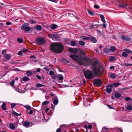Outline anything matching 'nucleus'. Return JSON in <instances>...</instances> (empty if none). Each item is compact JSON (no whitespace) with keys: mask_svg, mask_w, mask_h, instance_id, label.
Instances as JSON below:
<instances>
[{"mask_svg":"<svg viewBox=\"0 0 132 132\" xmlns=\"http://www.w3.org/2000/svg\"><path fill=\"white\" fill-rule=\"evenodd\" d=\"M81 62L82 64L80 65H83L85 66H88L91 64L92 67V70L95 74H102L104 69L103 66L96 60H92L91 61L90 59L86 56L82 57Z\"/></svg>","mask_w":132,"mask_h":132,"instance_id":"obj_1","label":"nucleus"},{"mask_svg":"<svg viewBox=\"0 0 132 132\" xmlns=\"http://www.w3.org/2000/svg\"><path fill=\"white\" fill-rule=\"evenodd\" d=\"M50 49L53 52L60 53L63 50V46L60 43H54L52 44L50 46Z\"/></svg>","mask_w":132,"mask_h":132,"instance_id":"obj_2","label":"nucleus"},{"mask_svg":"<svg viewBox=\"0 0 132 132\" xmlns=\"http://www.w3.org/2000/svg\"><path fill=\"white\" fill-rule=\"evenodd\" d=\"M83 72L85 78L88 79H92L94 77L93 73L90 70H86L83 69Z\"/></svg>","mask_w":132,"mask_h":132,"instance_id":"obj_3","label":"nucleus"},{"mask_svg":"<svg viewBox=\"0 0 132 132\" xmlns=\"http://www.w3.org/2000/svg\"><path fill=\"white\" fill-rule=\"evenodd\" d=\"M73 60L77 61L79 64H82V62H81L82 57H79V56L76 55H72L69 56Z\"/></svg>","mask_w":132,"mask_h":132,"instance_id":"obj_4","label":"nucleus"},{"mask_svg":"<svg viewBox=\"0 0 132 132\" xmlns=\"http://www.w3.org/2000/svg\"><path fill=\"white\" fill-rule=\"evenodd\" d=\"M21 29L22 30H24L26 31H29L30 30V27L29 26V24L27 23H25L22 24Z\"/></svg>","mask_w":132,"mask_h":132,"instance_id":"obj_5","label":"nucleus"},{"mask_svg":"<svg viewBox=\"0 0 132 132\" xmlns=\"http://www.w3.org/2000/svg\"><path fill=\"white\" fill-rule=\"evenodd\" d=\"M93 84L94 85L97 87H100L102 85L101 81L99 79H96L93 81Z\"/></svg>","mask_w":132,"mask_h":132,"instance_id":"obj_6","label":"nucleus"},{"mask_svg":"<svg viewBox=\"0 0 132 132\" xmlns=\"http://www.w3.org/2000/svg\"><path fill=\"white\" fill-rule=\"evenodd\" d=\"M125 51L123 52L121 54L122 56L124 57H127L128 56V53H132V52L130 50L126 49L124 50Z\"/></svg>","mask_w":132,"mask_h":132,"instance_id":"obj_7","label":"nucleus"},{"mask_svg":"<svg viewBox=\"0 0 132 132\" xmlns=\"http://www.w3.org/2000/svg\"><path fill=\"white\" fill-rule=\"evenodd\" d=\"M48 36L50 38L53 39H57L59 37L57 34H49L48 35Z\"/></svg>","mask_w":132,"mask_h":132,"instance_id":"obj_8","label":"nucleus"},{"mask_svg":"<svg viewBox=\"0 0 132 132\" xmlns=\"http://www.w3.org/2000/svg\"><path fill=\"white\" fill-rule=\"evenodd\" d=\"M44 39L39 37L37 38L36 42L38 45H41L44 44Z\"/></svg>","mask_w":132,"mask_h":132,"instance_id":"obj_9","label":"nucleus"},{"mask_svg":"<svg viewBox=\"0 0 132 132\" xmlns=\"http://www.w3.org/2000/svg\"><path fill=\"white\" fill-rule=\"evenodd\" d=\"M69 51L72 53H75L78 51V50L77 48H70L69 49Z\"/></svg>","mask_w":132,"mask_h":132,"instance_id":"obj_10","label":"nucleus"},{"mask_svg":"<svg viewBox=\"0 0 132 132\" xmlns=\"http://www.w3.org/2000/svg\"><path fill=\"white\" fill-rule=\"evenodd\" d=\"M121 38L122 40H126L127 41H130L131 39V38L128 37H127L123 35H122Z\"/></svg>","mask_w":132,"mask_h":132,"instance_id":"obj_11","label":"nucleus"},{"mask_svg":"<svg viewBox=\"0 0 132 132\" xmlns=\"http://www.w3.org/2000/svg\"><path fill=\"white\" fill-rule=\"evenodd\" d=\"M36 29L38 31H40L42 30V27L40 25H37L35 26Z\"/></svg>","mask_w":132,"mask_h":132,"instance_id":"obj_12","label":"nucleus"},{"mask_svg":"<svg viewBox=\"0 0 132 132\" xmlns=\"http://www.w3.org/2000/svg\"><path fill=\"white\" fill-rule=\"evenodd\" d=\"M58 26L57 25L55 24H52L50 25V28L53 30L57 28Z\"/></svg>","mask_w":132,"mask_h":132,"instance_id":"obj_13","label":"nucleus"},{"mask_svg":"<svg viewBox=\"0 0 132 132\" xmlns=\"http://www.w3.org/2000/svg\"><path fill=\"white\" fill-rule=\"evenodd\" d=\"M127 6V4L124 2L122 3L119 4V7H126Z\"/></svg>","mask_w":132,"mask_h":132,"instance_id":"obj_14","label":"nucleus"},{"mask_svg":"<svg viewBox=\"0 0 132 132\" xmlns=\"http://www.w3.org/2000/svg\"><path fill=\"white\" fill-rule=\"evenodd\" d=\"M90 38V39L91 41L94 43H96L97 42V40L95 38L91 36Z\"/></svg>","mask_w":132,"mask_h":132,"instance_id":"obj_15","label":"nucleus"},{"mask_svg":"<svg viewBox=\"0 0 132 132\" xmlns=\"http://www.w3.org/2000/svg\"><path fill=\"white\" fill-rule=\"evenodd\" d=\"M109 76L113 79H114L116 77V74L113 73H111L109 74Z\"/></svg>","mask_w":132,"mask_h":132,"instance_id":"obj_16","label":"nucleus"},{"mask_svg":"<svg viewBox=\"0 0 132 132\" xmlns=\"http://www.w3.org/2000/svg\"><path fill=\"white\" fill-rule=\"evenodd\" d=\"M100 16L101 18V21L104 23H105V20L104 18V15L102 14L100 15Z\"/></svg>","mask_w":132,"mask_h":132,"instance_id":"obj_17","label":"nucleus"},{"mask_svg":"<svg viewBox=\"0 0 132 132\" xmlns=\"http://www.w3.org/2000/svg\"><path fill=\"white\" fill-rule=\"evenodd\" d=\"M11 57L10 55L8 54H6L4 56L5 58L7 60H9L10 59Z\"/></svg>","mask_w":132,"mask_h":132,"instance_id":"obj_18","label":"nucleus"},{"mask_svg":"<svg viewBox=\"0 0 132 132\" xmlns=\"http://www.w3.org/2000/svg\"><path fill=\"white\" fill-rule=\"evenodd\" d=\"M79 52L80 54L82 55H85L86 54L85 51L82 50H79Z\"/></svg>","mask_w":132,"mask_h":132,"instance_id":"obj_19","label":"nucleus"},{"mask_svg":"<svg viewBox=\"0 0 132 132\" xmlns=\"http://www.w3.org/2000/svg\"><path fill=\"white\" fill-rule=\"evenodd\" d=\"M80 38L84 40H88L90 39V38L86 36H81Z\"/></svg>","mask_w":132,"mask_h":132,"instance_id":"obj_20","label":"nucleus"},{"mask_svg":"<svg viewBox=\"0 0 132 132\" xmlns=\"http://www.w3.org/2000/svg\"><path fill=\"white\" fill-rule=\"evenodd\" d=\"M10 128L12 130L14 129L15 128V126L12 123H10L9 124Z\"/></svg>","mask_w":132,"mask_h":132,"instance_id":"obj_21","label":"nucleus"},{"mask_svg":"<svg viewBox=\"0 0 132 132\" xmlns=\"http://www.w3.org/2000/svg\"><path fill=\"white\" fill-rule=\"evenodd\" d=\"M6 104L5 103H3L1 105L2 109L4 110H6L7 109V108L6 107Z\"/></svg>","mask_w":132,"mask_h":132,"instance_id":"obj_22","label":"nucleus"},{"mask_svg":"<svg viewBox=\"0 0 132 132\" xmlns=\"http://www.w3.org/2000/svg\"><path fill=\"white\" fill-rule=\"evenodd\" d=\"M57 77L60 80H63V77L62 75H58Z\"/></svg>","mask_w":132,"mask_h":132,"instance_id":"obj_23","label":"nucleus"},{"mask_svg":"<svg viewBox=\"0 0 132 132\" xmlns=\"http://www.w3.org/2000/svg\"><path fill=\"white\" fill-rule=\"evenodd\" d=\"M103 51L104 53H107L110 52V49L109 50L107 48H105L103 49Z\"/></svg>","mask_w":132,"mask_h":132,"instance_id":"obj_24","label":"nucleus"},{"mask_svg":"<svg viewBox=\"0 0 132 132\" xmlns=\"http://www.w3.org/2000/svg\"><path fill=\"white\" fill-rule=\"evenodd\" d=\"M105 91L108 93H110L112 91V89L111 88L107 87V88L105 89Z\"/></svg>","mask_w":132,"mask_h":132,"instance_id":"obj_25","label":"nucleus"},{"mask_svg":"<svg viewBox=\"0 0 132 132\" xmlns=\"http://www.w3.org/2000/svg\"><path fill=\"white\" fill-rule=\"evenodd\" d=\"M121 65L122 66L128 67V66H131L132 65V64H129L128 63H122Z\"/></svg>","mask_w":132,"mask_h":132,"instance_id":"obj_26","label":"nucleus"},{"mask_svg":"<svg viewBox=\"0 0 132 132\" xmlns=\"http://www.w3.org/2000/svg\"><path fill=\"white\" fill-rule=\"evenodd\" d=\"M114 96L116 98H119L121 96V94L120 93H116L114 94Z\"/></svg>","mask_w":132,"mask_h":132,"instance_id":"obj_27","label":"nucleus"},{"mask_svg":"<svg viewBox=\"0 0 132 132\" xmlns=\"http://www.w3.org/2000/svg\"><path fill=\"white\" fill-rule=\"evenodd\" d=\"M26 74L28 76H29L32 75L33 73L31 71L28 70Z\"/></svg>","mask_w":132,"mask_h":132,"instance_id":"obj_28","label":"nucleus"},{"mask_svg":"<svg viewBox=\"0 0 132 132\" xmlns=\"http://www.w3.org/2000/svg\"><path fill=\"white\" fill-rule=\"evenodd\" d=\"M71 45L72 46H75L76 44V43L75 41H72L70 43Z\"/></svg>","mask_w":132,"mask_h":132,"instance_id":"obj_29","label":"nucleus"},{"mask_svg":"<svg viewBox=\"0 0 132 132\" xmlns=\"http://www.w3.org/2000/svg\"><path fill=\"white\" fill-rule=\"evenodd\" d=\"M116 50V48L115 47L112 46L110 48V51L113 52L114 51Z\"/></svg>","mask_w":132,"mask_h":132,"instance_id":"obj_30","label":"nucleus"},{"mask_svg":"<svg viewBox=\"0 0 132 132\" xmlns=\"http://www.w3.org/2000/svg\"><path fill=\"white\" fill-rule=\"evenodd\" d=\"M29 78L25 77H23L22 78L23 80L24 81H27L29 80Z\"/></svg>","mask_w":132,"mask_h":132,"instance_id":"obj_31","label":"nucleus"},{"mask_svg":"<svg viewBox=\"0 0 132 132\" xmlns=\"http://www.w3.org/2000/svg\"><path fill=\"white\" fill-rule=\"evenodd\" d=\"M79 44L81 46H84L85 45V43L81 40L79 41Z\"/></svg>","mask_w":132,"mask_h":132,"instance_id":"obj_32","label":"nucleus"},{"mask_svg":"<svg viewBox=\"0 0 132 132\" xmlns=\"http://www.w3.org/2000/svg\"><path fill=\"white\" fill-rule=\"evenodd\" d=\"M58 102V100L56 98L53 101V103L54 104H55V105H57Z\"/></svg>","mask_w":132,"mask_h":132,"instance_id":"obj_33","label":"nucleus"},{"mask_svg":"<svg viewBox=\"0 0 132 132\" xmlns=\"http://www.w3.org/2000/svg\"><path fill=\"white\" fill-rule=\"evenodd\" d=\"M24 125L25 127H28L30 125V123L28 121H26L24 122Z\"/></svg>","mask_w":132,"mask_h":132,"instance_id":"obj_34","label":"nucleus"},{"mask_svg":"<svg viewBox=\"0 0 132 132\" xmlns=\"http://www.w3.org/2000/svg\"><path fill=\"white\" fill-rule=\"evenodd\" d=\"M44 85L40 84L37 83L36 85V86L38 87H40L44 86Z\"/></svg>","mask_w":132,"mask_h":132,"instance_id":"obj_35","label":"nucleus"},{"mask_svg":"<svg viewBox=\"0 0 132 132\" xmlns=\"http://www.w3.org/2000/svg\"><path fill=\"white\" fill-rule=\"evenodd\" d=\"M126 108L128 110H132V106L130 105L127 106Z\"/></svg>","mask_w":132,"mask_h":132,"instance_id":"obj_36","label":"nucleus"},{"mask_svg":"<svg viewBox=\"0 0 132 132\" xmlns=\"http://www.w3.org/2000/svg\"><path fill=\"white\" fill-rule=\"evenodd\" d=\"M15 81L14 79L12 80L10 82V85L12 86H14V83Z\"/></svg>","mask_w":132,"mask_h":132,"instance_id":"obj_37","label":"nucleus"},{"mask_svg":"<svg viewBox=\"0 0 132 132\" xmlns=\"http://www.w3.org/2000/svg\"><path fill=\"white\" fill-rule=\"evenodd\" d=\"M89 14L90 15H94V13L92 12L91 11L89 10L88 9L87 10Z\"/></svg>","mask_w":132,"mask_h":132,"instance_id":"obj_38","label":"nucleus"},{"mask_svg":"<svg viewBox=\"0 0 132 132\" xmlns=\"http://www.w3.org/2000/svg\"><path fill=\"white\" fill-rule=\"evenodd\" d=\"M29 22L31 24H35L36 23V22L35 21L32 19L30 20Z\"/></svg>","mask_w":132,"mask_h":132,"instance_id":"obj_39","label":"nucleus"},{"mask_svg":"<svg viewBox=\"0 0 132 132\" xmlns=\"http://www.w3.org/2000/svg\"><path fill=\"white\" fill-rule=\"evenodd\" d=\"M49 103V102L48 101H45L42 103L43 105H45L48 104Z\"/></svg>","mask_w":132,"mask_h":132,"instance_id":"obj_40","label":"nucleus"},{"mask_svg":"<svg viewBox=\"0 0 132 132\" xmlns=\"http://www.w3.org/2000/svg\"><path fill=\"white\" fill-rule=\"evenodd\" d=\"M120 84H121L120 83L118 82L114 83L113 84V86L115 87H117Z\"/></svg>","mask_w":132,"mask_h":132,"instance_id":"obj_41","label":"nucleus"},{"mask_svg":"<svg viewBox=\"0 0 132 132\" xmlns=\"http://www.w3.org/2000/svg\"><path fill=\"white\" fill-rule=\"evenodd\" d=\"M17 41L20 43H21L22 42L23 39L22 38H19L17 39Z\"/></svg>","mask_w":132,"mask_h":132,"instance_id":"obj_42","label":"nucleus"},{"mask_svg":"<svg viewBox=\"0 0 132 132\" xmlns=\"http://www.w3.org/2000/svg\"><path fill=\"white\" fill-rule=\"evenodd\" d=\"M12 113L14 115L17 116H21V115L19 114L18 113H17L16 112L14 111H13V112H12Z\"/></svg>","mask_w":132,"mask_h":132,"instance_id":"obj_43","label":"nucleus"},{"mask_svg":"<svg viewBox=\"0 0 132 132\" xmlns=\"http://www.w3.org/2000/svg\"><path fill=\"white\" fill-rule=\"evenodd\" d=\"M109 60L111 61H114L115 60V58L113 56H111L110 57Z\"/></svg>","mask_w":132,"mask_h":132,"instance_id":"obj_44","label":"nucleus"},{"mask_svg":"<svg viewBox=\"0 0 132 132\" xmlns=\"http://www.w3.org/2000/svg\"><path fill=\"white\" fill-rule=\"evenodd\" d=\"M100 26L98 25H92L91 26H90L89 27V28L90 29H93V28L94 27V26ZM98 27V26H97V27H96V28H97Z\"/></svg>","mask_w":132,"mask_h":132,"instance_id":"obj_45","label":"nucleus"},{"mask_svg":"<svg viewBox=\"0 0 132 132\" xmlns=\"http://www.w3.org/2000/svg\"><path fill=\"white\" fill-rule=\"evenodd\" d=\"M24 107L28 110H30L31 109V107L28 105L25 106H24Z\"/></svg>","mask_w":132,"mask_h":132,"instance_id":"obj_46","label":"nucleus"},{"mask_svg":"<svg viewBox=\"0 0 132 132\" xmlns=\"http://www.w3.org/2000/svg\"><path fill=\"white\" fill-rule=\"evenodd\" d=\"M6 50H3L2 51V53L3 55H6Z\"/></svg>","mask_w":132,"mask_h":132,"instance_id":"obj_47","label":"nucleus"},{"mask_svg":"<svg viewBox=\"0 0 132 132\" xmlns=\"http://www.w3.org/2000/svg\"><path fill=\"white\" fill-rule=\"evenodd\" d=\"M16 105V104L14 103H12L11 104V105L12 108H13Z\"/></svg>","mask_w":132,"mask_h":132,"instance_id":"obj_48","label":"nucleus"},{"mask_svg":"<svg viewBox=\"0 0 132 132\" xmlns=\"http://www.w3.org/2000/svg\"><path fill=\"white\" fill-rule=\"evenodd\" d=\"M19 63L20 64H23L24 65H25L28 63V62H19Z\"/></svg>","mask_w":132,"mask_h":132,"instance_id":"obj_49","label":"nucleus"},{"mask_svg":"<svg viewBox=\"0 0 132 132\" xmlns=\"http://www.w3.org/2000/svg\"><path fill=\"white\" fill-rule=\"evenodd\" d=\"M23 52L21 51H19L18 52V54L19 55H22Z\"/></svg>","mask_w":132,"mask_h":132,"instance_id":"obj_50","label":"nucleus"},{"mask_svg":"<svg viewBox=\"0 0 132 132\" xmlns=\"http://www.w3.org/2000/svg\"><path fill=\"white\" fill-rule=\"evenodd\" d=\"M5 7V5L3 3H0V7L4 8Z\"/></svg>","mask_w":132,"mask_h":132,"instance_id":"obj_51","label":"nucleus"},{"mask_svg":"<svg viewBox=\"0 0 132 132\" xmlns=\"http://www.w3.org/2000/svg\"><path fill=\"white\" fill-rule=\"evenodd\" d=\"M113 86V85L112 84H110L109 85H107L106 87L108 88L111 87V88H112Z\"/></svg>","mask_w":132,"mask_h":132,"instance_id":"obj_52","label":"nucleus"},{"mask_svg":"<svg viewBox=\"0 0 132 132\" xmlns=\"http://www.w3.org/2000/svg\"><path fill=\"white\" fill-rule=\"evenodd\" d=\"M28 50L25 48H24L21 50V51H22L23 53L25 52Z\"/></svg>","mask_w":132,"mask_h":132,"instance_id":"obj_53","label":"nucleus"},{"mask_svg":"<svg viewBox=\"0 0 132 132\" xmlns=\"http://www.w3.org/2000/svg\"><path fill=\"white\" fill-rule=\"evenodd\" d=\"M54 73V72L52 71H50L49 72L50 75H53Z\"/></svg>","mask_w":132,"mask_h":132,"instance_id":"obj_54","label":"nucleus"},{"mask_svg":"<svg viewBox=\"0 0 132 132\" xmlns=\"http://www.w3.org/2000/svg\"><path fill=\"white\" fill-rule=\"evenodd\" d=\"M94 7L95 8H99L100 7L99 6L95 4L94 5Z\"/></svg>","mask_w":132,"mask_h":132,"instance_id":"obj_55","label":"nucleus"},{"mask_svg":"<svg viewBox=\"0 0 132 132\" xmlns=\"http://www.w3.org/2000/svg\"><path fill=\"white\" fill-rule=\"evenodd\" d=\"M116 132H123V131L122 129L119 128L117 130Z\"/></svg>","mask_w":132,"mask_h":132,"instance_id":"obj_56","label":"nucleus"},{"mask_svg":"<svg viewBox=\"0 0 132 132\" xmlns=\"http://www.w3.org/2000/svg\"><path fill=\"white\" fill-rule=\"evenodd\" d=\"M130 99L131 98L130 97H127L125 98V100L126 101H127L130 100Z\"/></svg>","mask_w":132,"mask_h":132,"instance_id":"obj_57","label":"nucleus"},{"mask_svg":"<svg viewBox=\"0 0 132 132\" xmlns=\"http://www.w3.org/2000/svg\"><path fill=\"white\" fill-rule=\"evenodd\" d=\"M36 77L39 79L40 80L42 78L39 75H36Z\"/></svg>","mask_w":132,"mask_h":132,"instance_id":"obj_58","label":"nucleus"},{"mask_svg":"<svg viewBox=\"0 0 132 132\" xmlns=\"http://www.w3.org/2000/svg\"><path fill=\"white\" fill-rule=\"evenodd\" d=\"M33 113V111L32 110H30L29 112L28 113L29 114L31 115V114H32Z\"/></svg>","mask_w":132,"mask_h":132,"instance_id":"obj_59","label":"nucleus"},{"mask_svg":"<svg viewBox=\"0 0 132 132\" xmlns=\"http://www.w3.org/2000/svg\"><path fill=\"white\" fill-rule=\"evenodd\" d=\"M44 69L47 71H48L49 70V69L47 67H45L44 68Z\"/></svg>","mask_w":132,"mask_h":132,"instance_id":"obj_60","label":"nucleus"},{"mask_svg":"<svg viewBox=\"0 0 132 132\" xmlns=\"http://www.w3.org/2000/svg\"><path fill=\"white\" fill-rule=\"evenodd\" d=\"M11 24V23L10 22H7L6 23V24L7 25H10Z\"/></svg>","mask_w":132,"mask_h":132,"instance_id":"obj_61","label":"nucleus"},{"mask_svg":"<svg viewBox=\"0 0 132 132\" xmlns=\"http://www.w3.org/2000/svg\"><path fill=\"white\" fill-rule=\"evenodd\" d=\"M64 41H65V42L66 43H68V40H69L68 39L66 38H64Z\"/></svg>","mask_w":132,"mask_h":132,"instance_id":"obj_62","label":"nucleus"},{"mask_svg":"<svg viewBox=\"0 0 132 132\" xmlns=\"http://www.w3.org/2000/svg\"><path fill=\"white\" fill-rule=\"evenodd\" d=\"M61 129L60 128H58L56 130V132H61Z\"/></svg>","mask_w":132,"mask_h":132,"instance_id":"obj_63","label":"nucleus"},{"mask_svg":"<svg viewBox=\"0 0 132 132\" xmlns=\"http://www.w3.org/2000/svg\"><path fill=\"white\" fill-rule=\"evenodd\" d=\"M49 110V109L48 108H47L46 109L45 112L46 113H47L48 111Z\"/></svg>","mask_w":132,"mask_h":132,"instance_id":"obj_64","label":"nucleus"}]
</instances>
